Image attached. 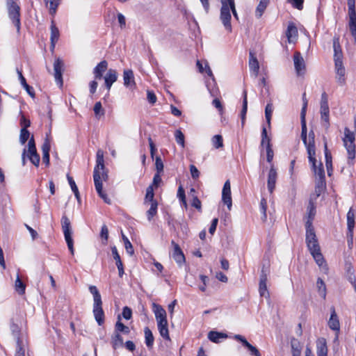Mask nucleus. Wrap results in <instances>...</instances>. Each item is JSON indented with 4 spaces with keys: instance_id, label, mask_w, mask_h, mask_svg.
<instances>
[{
    "instance_id": "obj_30",
    "label": "nucleus",
    "mask_w": 356,
    "mask_h": 356,
    "mask_svg": "<svg viewBox=\"0 0 356 356\" xmlns=\"http://www.w3.org/2000/svg\"><path fill=\"white\" fill-rule=\"evenodd\" d=\"M317 355L327 356V343L324 338L318 339L317 341Z\"/></svg>"
},
{
    "instance_id": "obj_56",
    "label": "nucleus",
    "mask_w": 356,
    "mask_h": 356,
    "mask_svg": "<svg viewBox=\"0 0 356 356\" xmlns=\"http://www.w3.org/2000/svg\"><path fill=\"white\" fill-rule=\"evenodd\" d=\"M93 110L96 117L104 115V111L102 109V104L100 102L95 103Z\"/></svg>"
},
{
    "instance_id": "obj_25",
    "label": "nucleus",
    "mask_w": 356,
    "mask_h": 356,
    "mask_svg": "<svg viewBox=\"0 0 356 356\" xmlns=\"http://www.w3.org/2000/svg\"><path fill=\"white\" fill-rule=\"evenodd\" d=\"M152 307L156 322H159L161 320L165 321L167 319L166 312L161 305L154 303Z\"/></svg>"
},
{
    "instance_id": "obj_21",
    "label": "nucleus",
    "mask_w": 356,
    "mask_h": 356,
    "mask_svg": "<svg viewBox=\"0 0 356 356\" xmlns=\"http://www.w3.org/2000/svg\"><path fill=\"white\" fill-rule=\"evenodd\" d=\"M124 85L127 88L136 86L134 72L131 70H124L123 72Z\"/></svg>"
},
{
    "instance_id": "obj_28",
    "label": "nucleus",
    "mask_w": 356,
    "mask_h": 356,
    "mask_svg": "<svg viewBox=\"0 0 356 356\" xmlns=\"http://www.w3.org/2000/svg\"><path fill=\"white\" fill-rule=\"evenodd\" d=\"M328 325H329L330 328L333 330H335V331L339 330V328H340L339 321L338 317L337 316V314L335 312L334 308H333V307L332 308V313H331V316H330V318L328 321Z\"/></svg>"
},
{
    "instance_id": "obj_32",
    "label": "nucleus",
    "mask_w": 356,
    "mask_h": 356,
    "mask_svg": "<svg viewBox=\"0 0 356 356\" xmlns=\"http://www.w3.org/2000/svg\"><path fill=\"white\" fill-rule=\"evenodd\" d=\"M93 314L98 325H103L104 323V312L103 311L102 307H93Z\"/></svg>"
},
{
    "instance_id": "obj_48",
    "label": "nucleus",
    "mask_w": 356,
    "mask_h": 356,
    "mask_svg": "<svg viewBox=\"0 0 356 356\" xmlns=\"http://www.w3.org/2000/svg\"><path fill=\"white\" fill-rule=\"evenodd\" d=\"M273 111V104L269 102L267 104L266 108H265V117H266V122L269 126L270 125V120H271Z\"/></svg>"
},
{
    "instance_id": "obj_61",
    "label": "nucleus",
    "mask_w": 356,
    "mask_h": 356,
    "mask_svg": "<svg viewBox=\"0 0 356 356\" xmlns=\"http://www.w3.org/2000/svg\"><path fill=\"white\" fill-rule=\"evenodd\" d=\"M234 337L236 340L240 341L245 348L249 347V346L250 345V343L242 335L236 334Z\"/></svg>"
},
{
    "instance_id": "obj_17",
    "label": "nucleus",
    "mask_w": 356,
    "mask_h": 356,
    "mask_svg": "<svg viewBox=\"0 0 356 356\" xmlns=\"http://www.w3.org/2000/svg\"><path fill=\"white\" fill-rule=\"evenodd\" d=\"M104 78L105 86L108 90H110L113 83L117 81L118 73L115 70L109 69Z\"/></svg>"
},
{
    "instance_id": "obj_8",
    "label": "nucleus",
    "mask_w": 356,
    "mask_h": 356,
    "mask_svg": "<svg viewBox=\"0 0 356 356\" xmlns=\"http://www.w3.org/2000/svg\"><path fill=\"white\" fill-rule=\"evenodd\" d=\"M349 16V29L352 35L356 40V10L355 0H347Z\"/></svg>"
},
{
    "instance_id": "obj_47",
    "label": "nucleus",
    "mask_w": 356,
    "mask_h": 356,
    "mask_svg": "<svg viewBox=\"0 0 356 356\" xmlns=\"http://www.w3.org/2000/svg\"><path fill=\"white\" fill-rule=\"evenodd\" d=\"M122 238L124 241V247H125L127 252L129 255H133L134 253V250L132 244L131 243V242L129 241L128 238L123 234V232H122Z\"/></svg>"
},
{
    "instance_id": "obj_60",
    "label": "nucleus",
    "mask_w": 356,
    "mask_h": 356,
    "mask_svg": "<svg viewBox=\"0 0 356 356\" xmlns=\"http://www.w3.org/2000/svg\"><path fill=\"white\" fill-rule=\"evenodd\" d=\"M122 314L123 318H124L126 320H129L132 316V311L129 307L126 306L123 308Z\"/></svg>"
},
{
    "instance_id": "obj_43",
    "label": "nucleus",
    "mask_w": 356,
    "mask_h": 356,
    "mask_svg": "<svg viewBox=\"0 0 356 356\" xmlns=\"http://www.w3.org/2000/svg\"><path fill=\"white\" fill-rule=\"evenodd\" d=\"M154 188L152 185L149 186L146 189V195L145 197V203H152V202H157L154 200Z\"/></svg>"
},
{
    "instance_id": "obj_36",
    "label": "nucleus",
    "mask_w": 356,
    "mask_h": 356,
    "mask_svg": "<svg viewBox=\"0 0 356 356\" xmlns=\"http://www.w3.org/2000/svg\"><path fill=\"white\" fill-rule=\"evenodd\" d=\"M15 289L19 295L25 293L26 284L22 281L19 274L17 275L15 282Z\"/></svg>"
},
{
    "instance_id": "obj_4",
    "label": "nucleus",
    "mask_w": 356,
    "mask_h": 356,
    "mask_svg": "<svg viewBox=\"0 0 356 356\" xmlns=\"http://www.w3.org/2000/svg\"><path fill=\"white\" fill-rule=\"evenodd\" d=\"M354 131H351L349 128L344 129V137L343 138V146L348 154V163L349 165L354 164L355 158V137L356 134V115L354 118Z\"/></svg>"
},
{
    "instance_id": "obj_62",
    "label": "nucleus",
    "mask_w": 356,
    "mask_h": 356,
    "mask_svg": "<svg viewBox=\"0 0 356 356\" xmlns=\"http://www.w3.org/2000/svg\"><path fill=\"white\" fill-rule=\"evenodd\" d=\"M343 58H334V70L345 68L343 64Z\"/></svg>"
},
{
    "instance_id": "obj_44",
    "label": "nucleus",
    "mask_w": 356,
    "mask_h": 356,
    "mask_svg": "<svg viewBox=\"0 0 356 356\" xmlns=\"http://www.w3.org/2000/svg\"><path fill=\"white\" fill-rule=\"evenodd\" d=\"M175 138L177 143L182 148L185 147V137L182 131L179 129H177L175 132Z\"/></svg>"
},
{
    "instance_id": "obj_35",
    "label": "nucleus",
    "mask_w": 356,
    "mask_h": 356,
    "mask_svg": "<svg viewBox=\"0 0 356 356\" xmlns=\"http://www.w3.org/2000/svg\"><path fill=\"white\" fill-rule=\"evenodd\" d=\"M248 110V99H247V91L245 90L243 92V107L241 113V118L242 125L244 124L245 120V115Z\"/></svg>"
},
{
    "instance_id": "obj_64",
    "label": "nucleus",
    "mask_w": 356,
    "mask_h": 356,
    "mask_svg": "<svg viewBox=\"0 0 356 356\" xmlns=\"http://www.w3.org/2000/svg\"><path fill=\"white\" fill-rule=\"evenodd\" d=\"M100 236L102 238L104 239L106 241L108 240V229L106 225H104L102 227L101 232H100Z\"/></svg>"
},
{
    "instance_id": "obj_9",
    "label": "nucleus",
    "mask_w": 356,
    "mask_h": 356,
    "mask_svg": "<svg viewBox=\"0 0 356 356\" xmlns=\"http://www.w3.org/2000/svg\"><path fill=\"white\" fill-rule=\"evenodd\" d=\"M222 201L227 205V209L230 211L232 207V200L229 180H227L224 184L222 190Z\"/></svg>"
},
{
    "instance_id": "obj_14",
    "label": "nucleus",
    "mask_w": 356,
    "mask_h": 356,
    "mask_svg": "<svg viewBox=\"0 0 356 356\" xmlns=\"http://www.w3.org/2000/svg\"><path fill=\"white\" fill-rule=\"evenodd\" d=\"M171 245L173 247L172 258L179 266L185 263V256L181 250L179 245L176 243L174 241H171Z\"/></svg>"
},
{
    "instance_id": "obj_55",
    "label": "nucleus",
    "mask_w": 356,
    "mask_h": 356,
    "mask_svg": "<svg viewBox=\"0 0 356 356\" xmlns=\"http://www.w3.org/2000/svg\"><path fill=\"white\" fill-rule=\"evenodd\" d=\"M266 209H267V202L265 198H262L260 202V211L263 214V220H266L267 218L266 215Z\"/></svg>"
},
{
    "instance_id": "obj_13",
    "label": "nucleus",
    "mask_w": 356,
    "mask_h": 356,
    "mask_svg": "<svg viewBox=\"0 0 356 356\" xmlns=\"http://www.w3.org/2000/svg\"><path fill=\"white\" fill-rule=\"evenodd\" d=\"M63 62L60 58H57L54 63V78L56 82L60 85V86H63Z\"/></svg>"
},
{
    "instance_id": "obj_53",
    "label": "nucleus",
    "mask_w": 356,
    "mask_h": 356,
    "mask_svg": "<svg viewBox=\"0 0 356 356\" xmlns=\"http://www.w3.org/2000/svg\"><path fill=\"white\" fill-rule=\"evenodd\" d=\"M60 0H51L48 3H49V13L51 15H54L57 10L58 5L60 4Z\"/></svg>"
},
{
    "instance_id": "obj_3",
    "label": "nucleus",
    "mask_w": 356,
    "mask_h": 356,
    "mask_svg": "<svg viewBox=\"0 0 356 356\" xmlns=\"http://www.w3.org/2000/svg\"><path fill=\"white\" fill-rule=\"evenodd\" d=\"M221 8L220 19L225 26V29L229 32L232 31L231 25V13L232 12L234 17L238 19V14L236 10L234 0H220Z\"/></svg>"
},
{
    "instance_id": "obj_27",
    "label": "nucleus",
    "mask_w": 356,
    "mask_h": 356,
    "mask_svg": "<svg viewBox=\"0 0 356 356\" xmlns=\"http://www.w3.org/2000/svg\"><path fill=\"white\" fill-rule=\"evenodd\" d=\"M89 291L93 296V307H102V301L101 295L95 286H90Z\"/></svg>"
},
{
    "instance_id": "obj_12",
    "label": "nucleus",
    "mask_w": 356,
    "mask_h": 356,
    "mask_svg": "<svg viewBox=\"0 0 356 356\" xmlns=\"http://www.w3.org/2000/svg\"><path fill=\"white\" fill-rule=\"evenodd\" d=\"M293 62L294 67L296 71V73L298 76L302 75L305 72V60L301 55V54L298 51L295 52L293 55Z\"/></svg>"
},
{
    "instance_id": "obj_54",
    "label": "nucleus",
    "mask_w": 356,
    "mask_h": 356,
    "mask_svg": "<svg viewBox=\"0 0 356 356\" xmlns=\"http://www.w3.org/2000/svg\"><path fill=\"white\" fill-rule=\"evenodd\" d=\"M273 156H274V153H273V150L272 149V147H271V144H270V143H269V141H268L267 146H266L267 161L268 163H270L273 159Z\"/></svg>"
},
{
    "instance_id": "obj_41",
    "label": "nucleus",
    "mask_w": 356,
    "mask_h": 356,
    "mask_svg": "<svg viewBox=\"0 0 356 356\" xmlns=\"http://www.w3.org/2000/svg\"><path fill=\"white\" fill-rule=\"evenodd\" d=\"M158 202H152L150 203V207L147 211V218L150 221L154 216L157 213Z\"/></svg>"
},
{
    "instance_id": "obj_15",
    "label": "nucleus",
    "mask_w": 356,
    "mask_h": 356,
    "mask_svg": "<svg viewBox=\"0 0 356 356\" xmlns=\"http://www.w3.org/2000/svg\"><path fill=\"white\" fill-rule=\"evenodd\" d=\"M267 273L263 269L260 275L259 291L261 297L268 298L269 293L267 289Z\"/></svg>"
},
{
    "instance_id": "obj_51",
    "label": "nucleus",
    "mask_w": 356,
    "mask_h": 356,
    "mask_svg": "<svg viewBox=\"0 0 356 356\" xmlns=\"http://www.w3.org/2000/svg\"><path fill=\"white\" fill-rule=\"evenodd\" d=\"M30 133L26 129H21L20 135H19V142L21 144L24 145L26 142L30 138Z\"/></svg>"
},
{
    "instance_id": "obj_29",
    "label": "nucleus",
    "mask_w": 356,
    "mask_h": 356,
    "mask_svg": "<svg viewBox=\"0 0 356 356\" xmlns=\"http://www.w3.org/2000/svg\"><path fill=\"white\" fill-rule=\"evenodd\" d=\"M227 338V335L222 332H218L216 331H210L208 333V339L216 343H218L222 339Z\"/></svg>"
},
{
    "instance_id": "obj_42",
    "label": "nucleus",
    "mask_w": 356,
    "mask_h": 356,
    "mask_svg": "<svg viewBox=\"0 0 356 356\" xmlns=\"http://www.w3.org/2000/svg\"><path fill=\"white\" fill-rule=\"evenodd\" d=\"M316 286L318 289V292L319 295L325 299L326 297V286L325 282L323 281L321 278H318L316 282Z\"/></svg>"
},
{
    "instance_id": "obj_18",
    "label": "nucleus",
    "mask_w": 356,
    "mask_h": 356,
    "mask_svg": "<svg viewBox=\"0 0 356 356\" xmlns=\"http://www.w3.org/2000/svg\"><path fill=\"white\" fill-rule=\"evenodd\" d=\"M250 58L248 65L250 70L253 72L254 76L256 78L259 74V64L257 57L254 56V54L252 51H250Z\"/></svg>"
},
{
    "instance_id": "obj_63",
    "label": "nucleus",
    "mask_w": 356,
    "mask_h": 356,
    "mask_svg": "<svg viewBox=\"0 0 356 356\" xmlns=\"http://www.w3.org/2000/svg\"><path fill=\"white\" fill-rule=\"evenodd\" d=\"M50 147H51L50 142L48 138H46L42 145V154H44V153L49 154Z\"/></svg>"
},
{
    "instance_id": "obj_33",
    "label": "nucleus",
    "mask_w": 356,
    "mask_h": 356,
    "mask_svg": "<svg viewBox=\"0 0 356 356\" xmlns=\"http://www.w3.org/2000/svg\"><path fill=\"white\" fill-rule=\"evenodd\" d=\"M269 3L270 0H260L255 10V16L257 18H260L262 16Z\"/></svg>"
},
{
    "instance_id": "obj_10",
    "label": "nucleus",
    "mask_w": 356,
    "mask_h": 356,
    "mask_svg": "<svg viewBox=\"0 0 356 356\" xmlns=\"http://www.w3.org/2000/svg\"><path fill=\"white\" fill-rule=\"evenodd\" d=\"M312 159L309 160V161L312 164V170L316 176V180H325V171L322 163L320 162L318 165H317L315 155H312Z\"/></svg>"
},
{
    "instance_id": "obj_34",
    "label": "nucleus",
    "mask_w": 356,
    "mask_h": 356,
    "mask_svg": "<svg viewBox=\"0 0 356 356\" xmlns=\"http://www.w3.org/2000/svg\"><path fill=\"white\" fill-rule=\"evenodd\" d=\"M334 58H343V53L339 43V38H333Z\"/></svg>"
},
{
    "instance_id": "obj_1",
    "label": "nucleus",
    "mask_w": 356,
    "mask_h": 356,
    "mask_svg": "<svg viewBox=\"0 0 356 356\" xmlns=\"http://www.w3.org/2000/svg\"><path fill=\"white\" fill-rule=\"evenodd\" d=\"M93 179L95 189L99 197L105 203L111 204V199L103 191L102 181L107 180L108 174L105 171L104 152L101 149H99L97 152L96 165L94 168Z\"/></svg>"
},
{
    "instance_id": "obj_7",
    "label": "nucleus",
    "mask_w": 356,
    "mask_h": 356,
    "mask_svg": "<svg viewBox=\"0 0 356 356\" xmlns=\"http://www.w3.org/2000/svg\"><path fill=\"white\" fill-rule=\"evenodd\" d=\"M8 16L14 24L17 32L20 30V7L13 1L8 0L7 2Z\"/></svg>"
},
{
    "instance_id": "obj_11",
    "label": "nucleus",
    "mask_w": 356,
    "mask_h": 356,
    "mask_svg": "<svg viewBox=\"0 0 356 356\" xmlns=\"http://www.w3.org/2000/svg\"><path fill=\"white\" fill-rule=\"evenodd\" d=\"M355 226V213L351 207L347 213V237H348V243L350 244V242H353V229Z\"/></svg>"
},
{
    "instance_id": "obj_19",
    "label": "nucleus",
    "mask_w": 356,
    "mask_h": 356,
    "mask_svg": "<svg viewBox=\"0 0 356 356\" xmlns=\"http://www.w3.org/2000/svg\"><path fill=\"white\" fill-rule=\"evenodd\" d=\"M108 68V63L104 60L101 61L93 70V74L95 79H102L103 74L106 71Z\"/></svg>"
},
{
    "instance_id": "obj_22",
    "label": "nucleus",
    "mask_w": 356,
    "mask_h": 356,
    "mask_svg": "<svg viewBox=\"0 0 356 356\" xmlns=\"http://www.w3.org/2000/svg\"><path fill=\"white\" fill-rule=\"evenodd\" d=\"M157 327L161 336L165 340H170L167 319L157 322Z\"/></svg>"
},
{
    "instance_id": "obj_45",
    "label": "nucleus",
    "mask_w": 356,
    "mask_h": 356,
    "mask_svg": "<svg viewBox=\"0 0 356 356\" xmlns=\"http://www.w3.org/2000/svg\"><path fill=\"white\" fill-rule=\"evenodd\" d=\"M329 106H328V97L325 92H323L321 95V108L320 111H328Z\"/></svg>"
},
{
    "instance_id": "obj_49",
    "label": "nucleus",
    "mask_w": 356,
    "mask_h": 356,
    "mask_svg": "<svg viewBox=\"0 0 356 356\" xmlns=\"http://www.w3.org/2000/svg\"><path fill=\"white\" fill-rule=\"evenodd\" d=\"M291 348L293 356H300L301 348L299 342L297 340H293L291 341Z\"/></svg>"
},
{
    "instance_id": "obj_2",
    "label": "nucleus",
    "mask_w": 356,
    "mask_h": 356,
    "mask_svg": "<svg viewBox=\"0 0 356 356\" xmlns=\"http://www.w3.org/2000/svg\"><path fill=\"white\" fill-rule=\"evenodd\" d=\"M306 243L316 264L323 269L327 270L312 223L309 221L306 222Z\"/></svg>"
},
{
    "instance_id": "obj_37",
    "label": "nucleus",
    "mask_w": 356,
    "mask_h": 356,
    "mask_svg": "<svg viewBox=\"0 0 356 356\" xmlns=\"http://www.w3.org/2000/svg\"><path fill=\"white\" fill-rule=\"evenodd\" d=\"M145 343L148 348H152L154 344V338L152 331L146 327L144 330Z\"/></svg>"
},
{
    "instance_id": "obj_40",
    "label": "nucleus",
    "mask_w": 356,
    "mask_h": 356,
    "mask_svg": "<svg viewBox=\"0 0 356 356\" xmlns=\"http://www.w3.org/2000/svg\"><path fill=\"white\" fill-rule=\"evenodd\" d=\"M335 73H336V77L335 78H336L337 82L340 86L345 85V83H346V78H345L346 69L343 68V69H340V70H336Z\"/></svg>"
},
{
    "instance_id": "obj_16",
    "label": "nucleus",
    "mask_w": 356,
    "mask_h": 356,
    "mask_svg": "<svg viewBox=\"0 0 356 356\" xmlns=\"http://www.w3.org/2000/svg\"><path fill=\"white\" fill-rule=\"evenodd\" d=\"M277 173L275 170V168L273 166H271L268 175V181H267V186L268 189L270 193H273L275 188V184L277 181Z\"/></svg>"
},
{
    "instance_id": "obj_57",
    "label": "nucleus",
    "mask_w": 356,
    "mask_h": 356,
    "mask_svg": "<svg viewBox=\"0 0 356 356\" xmlns=\"http://www.w3.org/2000/svg\"><path fill=\"white\" fill-rule=\"evenodd\" d=\"M155 166L157 172L161 173L163 170V163L160 156L155 158Z\"/></svg>"
},
{
    "instance_id": "obj_39",
    "label": "nucleus",
    "mask_w": 356,
    "mask_h": 356,
    "mask_svg": "<svg viewBox=\"0 0 356 356\" xmlns=\"http://www.w3.org/2000/svg\"><path fill=\"white\" fill-rule=\"evenodd\" d=\"M322 126L327 130L330 127V111H320Z\"/></svg>"
},
{
    "instance_id": "obj_20",
    "label": "nucleus",
    "mask_w": 356,
    "mask_h": 356,
    "mask_svg": "<svg viewBox=\"0 0 356 356\" xmlns=\"http://www.w3.org/2000/svg\"><path fill=\"white\" fill-rule=\"evenodd\" d=\"M314 132L311 131L308 136L307 154L309 160L312 159V155H316V147L314 140Z\"/></svg>"
},
{
    "instance_id": "obj_52",
    "label": "nucleus",
    "mask_w": 356,
    "mask_h": 356,
    "mask_svg": "<svg viewBox=\"0 0 356 356\" xmlns=\"http://www.w3.org/2000/svg\"><path fill=\"white\" fill-rule=\"evenodd\" d=\"M301 128H302V130H301V138L306 147V148L307 149V145H308V138L307 137V125H306V122H302V123H301Z\"/></svg>"
},
{
    "instance_id": "obj_5",
    "label": "nucleus",
    "mask_w": 356,
    "mask_h": 356,
    "mask_svg": "<svg viewBox=\"0 0 356 356\" xmlns=\"http://www.w3.org/2000/svg\"><path fill=\"white\" fill-rule=\"evenodd\" d=\"M26 157L35 166H39L40 159L39 154L37 152L33 136H31L30 140H29L27 147H25L23 149L22 154V163L23 166L26 165Z\"/></svg>"
},
{
    "instance_id": "obj_24",
    "label": "nucleus",
    "mask_w": 356,
    "mask_h": 356,
    "mask_svg": "<svg viewBox=\"0 0 356 356\" xmlns=\"http://www.w3.org/2000/svg\"><path fill=\"white\" fill-rule=\"evenodd\" d=\"M51 36H50V40H51V49H54L56 43L59 39L60 33L58 29L56 27L54 22L52 20L51 23Z\"/></svg>"
},
{
    "instance_id": "obj_59",
    "label": "nucleus",
    "mask_w": 356,
    "mask_h": 356,
    "mask_svg": "<svg viewBox=\"0 0 356 356\" xmlns=\"http://www.w3.org/2000/svg\"><path fill=\"white\" fill-rule=\"evenodd\" d=\"M324 149H325V160H326V165H327V168H329V165H331V154L330 153L328 152V149H327V143L325 142L324 143Z\"/></svg>"
},
{
    "instance_id": "obj_58",
    "label": "nucleus",
    "mask_w": 356,
    "mask_h": 356,
    "mask_svg": "<svg viewBox=\"0 0 356 356\" xmlns=\"http://www.w3.org/2000/svg\"><path fill=\"white\" fill-rule=\"evenodd\" d=\"M287 1L298 10H302L303 8L304 0H287Z\"/></svg>"
},
{
    "instance_id": "obj_38",
    "label": "nucleus",
    "mask_w": 356,
    "mask_h": 356,
    "mask_svg": "<svg viewBox=\"0 0 356 356\" xmlns=\"http://www.w3.org/2000/svg\"><path fill=\"white\" fill-rule=\"evenodd\" d=\"M314 200L313 199V197H310V200L309 202V205L307 207V211H308V220L312 222L313 220L314 216L316 214V207L314 204Z\"/></svg>"
},
{
    "instance_id": "obj_46",
    "label": "nucleus",
    "mask_w": 356,
    "mask_h": 356,
    "mask_svg": "<svg viewBox=\"0 0 356 356\" xmlns=\"http://www.w3.org/2000/svg\"><path fill=\"white\" fill-rule=\"evenodd\" d=\"M115 331L117 332H123L124 334H129L130 332V330L129 327L124 325L122 322H120V316H118V321L115 323Z\"/></svg>"
},
{
    "instance_id": "obj_23",
    "label": "nucleus",
    "mask_w": 356,
    "mask_h": 356,
    "mask_svg": "<svg viewBox=\"0 0 356 356\" xmlns=\"http://www.w3.org/2000/svg\"><path fill=\"white\" fill-rule=\"evenodd\" d=\"M345 268L346 276L347 277V279L356 290V277L355 275V270L351 264L346 263Z\"/></svg>"
},
{
    "instance_id": "obj_50",
    "label": "nucleus",
    "mask_w": 356,
    "mask_h": 356,
    "mask_svg": "<svg viewBox=\"0 0 356 356\" xmlns=\"http://www.w3.org/2000/svg\"><path fill=\"white\" fill-rule=\"evenodd\" d=\"M212 144L213 147L216 149L222 147L223 146V140L222 136L215 135L212 138Z\"/></svg>"
},
{
    "instance_id": "obj_31",
    "label": "nucleus",
    "mask_w": 356,
    "mask_h": 356,
    "mask_svg": "<svg viewBox=\"0 0 356 356\" xmlns=\"http://www.w3.org/2000/svg\"><path fill=\"white\" fill-rule=\"evenodd\" d=\"M325 188V180H316L314 193L311 196L316 200Z\"/></svg>"
},
{
    "instance_id": "obj_6",
    "label": "nucleus",
    "mask_w": 356,
    "mask_h": 356,
    "mask_svg": "<svg viewBox=\"0 0 356 356\" xmlns=\"http://www.w3.org/2000/svg\"><path fill=\"white\" fill-rule=\"evenodd\" d=\"M61 227L68 249L73 255L74 250V241L72 236V232L71 229V222L70 219L65 215L61 218Z\"/></svg>"
},
{
    "instance_id": "obj_26",
    "label": "nucleus",
    "mask_w": 356,
    "mask_h": 356,
    "mask_svg": "<svg viewBox=\"0 0 356 356\" xmlns=\"http://www.w3.org/2000/svg\"><path fill=\"white\" fill-rule=\"evenodd\" d=\"M286 35L289 43L294 42L296 40L298 37V29L293 23H289L288 25Z\"/></svg>"
}]
</instances>
